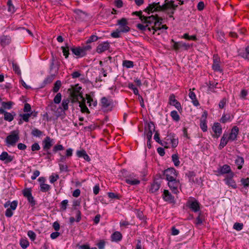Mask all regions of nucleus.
<instances>
[{"label":"nucleus","instance_id":"nucleus-1","mask_svg":"<svg viewBox=\"0 0 249 249\" xmlns=\"http://www.w3.org/2000/svg\"><path fill=\"white\" fill-rule=\"evenodd\" d=\"M179 2L178 4H175V1L173 0L169 1L168 0H165V3L162 5H160V2H153L149 4L148 6L144 10L145 12H158L167 10L169 13L173 15L175 11L176 10L178 6V4L182 5L184 3L183 0H177Z\"/></svg>","mask_w":249,"mask_h":249},{"label":"nucleus","instance_id":"nucleus-2","mask_svg":"<svg viewBox=\"0 0 249 249\" xmlns=\"http://www.w3.org/2000/svg\"><path fill=\"white\" fill-rule=\"evenodd\" d=\"M142 23H139L136 25L137 28L140 31L144 32L146 30L151 31V27L154 22V16L152 15L148 17H141Z\"/></svg>","mask_w":249,"mask_h":249},{"label":"nucleus","instance_id":"nucleus-3","mask_svg":"<svg viewBox=\"0 0 249 249\" xmlns=\"http://www.w3.org/2000/svg\"><path fill=\"white\" fill-rule=\"evenodd\" d=\"M81 89V87L76 85L74 87L69 89L70 91V97L71 99V102L72 103H75L79 102L80 99H82V100L85 101V99L83 97L82 93L80 92Z\"/></svg>","mask_w":249,"mask_h":249},{"label":"nucleus","instance_id":"nucleus-4","mask_svg":"<svg viewBox=\"0 0 249 249\" xmlns=\"http://www.w3.org/2000/svg\"><path fill=\"white\" fill-rule=\"evenodd\" d=\"M19 139L18 133L16 131L11 132L6 138V142L8 145H14Z\"/></svg>","mask_w":249,"mask_h":249},{"label":"nucleus","instance_id":"nucleus-5","mask_svg":"<svg viewBox=\"0 0 249 249\" xmlns=\"http://www.w3.org/2000/svg\"><path fill=\"white\" fill-rule=\"evenodd\" d=\"M127 19L125 18H122L118 20V24L119 25V27L117 29L121 33L128 32L130 30V28L127 25Z\"/></svg>","mask_w":249,"mask_h":249},{"label":"nucleus","instance_id":"nucleus-6","mask_svg":"<svg viewBox=\"0 0 249 249\" xmlns=\"http://www.w3.org/2000/svg\"><path fill=\"white\" fill-rule=\"evenodd\" d=\"M164 175L166 179L168 181H172L176 179L177 174L176 170L173 168H168L164 171Z\"/></svg>","mask_w":249,"mask_h":249},{"label":"nucleus","instance_id":"nucleus-7","mask_svg":"<svg viewBox=\"0 0 249 249\" xmlns=\"http://www.w3.org/2000/svg\"><path fill=\"white\" fill-rule=\"evenodd\" d=\"M42 144L43 145V149L47 151L48 155H50L51 153L48 151V150H49L53 144V140L51 139L49 137H46L42 141Z\"/></svg>","mask_w":249,"mask_h":249},{"label":"nucleus","instance_id":"nucleus-8","mask_svg":"<svg viewBox=\"0 0 249 249\" xmlns=\"http://www.w3.org/2000/svg\"><path fill=\"white\" fill-rule=\"evenodd\" d=\"M162 18L158 17L157 15L154 16V22L151 27V29L154 30L153 34L157 30H160V25L162 24Z\"/></svg>","mask_w":249,"mask_h":249},{"label":"nucleus","instance_id":"nucleus-9","mask_svg":"<svg viewBox=\"0 0 249 249\" xmlns=\"http://www.w3.org/2000/svg\"><path fill=\"white\" fill-rule=\"evenodd\" d=\"M172 42L174 43L173 47L176 51L179 50L180 49L187 50L190 47V45L188 44L182 42H175L173 39L172 40Z\"/></svg>","mask_w":249,"mask_h":249},{"label":"nucleus","instance_id":"nucleus-10","mask_svg":"<svg viewBox=\"0 0 249 249\" xmlns=\"http://www.w3.org/2000/svg\"><path fill=\"white\" fill-rule=\"evenodd\" d=\"M168 181V186L172 192L174 194H177L178 192V187L179 185V181L177 180L176 179Z\"/></svg>","mask_w":249,"mask_h":249},{"label":"nucleus","instance_id":"nucleus-11","mask_svg":"<svg viewBox=\"0 0 249 249\" xmlns=\"http://www.w3.org/2000/svg\"><path fill=\"white\" fill-rule=\"evenodd\" d=\"M74 13L76 15V18L82 21L86 20L87 17L89 16L88 13L80 9L75 10Z\"/></svg>","mask_w":249,"mask_h":249},{"label":"nucleus","instance_id":"nucleus-12","mask_svg":"<svg viewBox=\"0 0 249 249\" xmlns=\"http://www.w3.org/2000/svg\"><path fill=\"white\" fill-rule=\"evenodd\" d=\"M213 130L214 132V134L213 135V137L218 138L220 136L222 133V128L220 124L218 123H214L213 126L212 127Z\"/></svg>","mask_w":249,"mask_h":249},{"label":"nucleus","instance_id":"nucleus-13","mask_svg":"<svg viewBox=\"0 0 249 249\" xmlns=\"http://www.w3.org/2000/svg\"><path fill=\"white\" fill-rule=\"evenodd\" d=\"M165 139L167 141H169L172 143V145L173 147H176L178 145V139L175 138V136L174 134L170 133L168 134Z\"/></svg>","mask_w":249,"mask_h":249},{"label":"nucleus","instance_id":"nucleus-14","mask_svg":"<svg viewBox=\"0 0 249 249\" xmlns=\"http://www.w3.org/2000/svg\"><path fill=\"white\" fill-rule=\"evenodd\" d=\"M109 43L107 42H104L98 45L97 47L96 52L101 53L109 49Z\"/></svg>","mask_w":249,"mask_h":249},{"label":"nucleus","instance_id":"nucleus-15","mask_svg":"<svg viewBox=\"0 0 249 249\" xmlns=\"http://www.w3.org/2000/svg\"><path fill=\"white\" fill-rule=\"evenodd\" d=\"M72 53L78 57H82L85 55V53L82 50V48L78 47H73L71 49Z\"/></svg>","mask_w":249,"mask_h":249},{"label":"nucleus","instance_id":"nucleus-16","mask_svg":"<svg viewBox=\"0 0 249 249\" xmlns=\"http://www.w3.org/2000/svg\"><path fill=\"white\" fill-rule=\"evenodd\" d=\"M189 207L194 212H196L199 211V204L196 200L189 201H188Z\"/></svg>","mask_w":249,"mask_h":249},{"label":"nucleus","instance_id":"nucleus-17","mask_svg":"<svg viewBox=\"0 0 249 249\" xmlns=\"http://www.w3.org/2000/svg\"><path fill=\"white\" fill-rule=\"evenodd\" d=\"M0 160L5 161V163H9L13 160V157L9 155L6 152H3L0 155Z\"/></svg>","mask_w":249,"mask_h":249},{"label":"nucleus","instance_id":"nucleus-18","mask_svg":"<svg viewBox=\"0 0 249 249\" xmlns=\"http://www.w3.org/2000/svg\"><path fill=\"white\" fill-rule=\"evenodd\" d=\"M233 176V173H231V174L228 175V177L226 178H225V180H226V183L228 185L231 186L233 188H236V184L234 180L232 179Z\"/></svg>","mask_w":249,"mask_h":249},{"label":"nucleus","instance_id":"nucleus-19","mask_svg":"<svg viewBox=\"0 0 249 249\" xmlns=\"http://www.w3.org/2000/svg\"><path fill=\"white\" fill-rule=\"evenodd\" d=\"M219 58L217 55L213 56V69L215 71H222V70L219 65Z\"/></svg>","mask_w":249,"mask_h":249},{"label":"nucleus","instance_id":"nucleus-20","mask_svg":"<svg viewBox=\"0 0 249 249\" xmlns=\"http://www.w3.org/2000/svg\"><path fill=\"white\" fill-rule=\"evenodd\" d=\"M239 128L236 126H234L231 129V132L230 134L228 139H231L232 141L236 140L237 136L238 134Z\"/></svg>","mask_w":249,"mask_h":249},{"label":"nucleus","instance_id":"nucleus-21","mask_svg":"<svg viewBox=\"0 0 249 249\" xmlns=\"http://www.w3.org/2000/svg\"><path fill=\"white\" fill-rule=\"evenodd\" d=\"M71 98H68L66 99H64L62 100L61 103V107H60V108L61 109L62 111L65 112V111L67 110L69 108V103H70Z\"/></svg>","mask_w":249,"mask_h":249},{"label":"nucleus","instance_id":"nucleus-22","mask_svg":"<svg viewBox=\"0 0 249 249\" xmlns=\"http://www.w3.org/2000/svg\"><path fill=\"white\" fill-rule=\"evenodd\" d=\"M163 198L166 201L173 202L174 201V197L172 196L171 194L167 190H164L163 194Z\"/></svg>","mask_w":249,"mask_h":249},{"label":"nucleus","instance_id":"nucleus-23","mask_svg":"<svg viewBox=\"0 0 249 249\" xmlns=\"http://www.w3.org/2000/svg\"><path fill=\"white\" fill-rule=\"evenodd\" d=\"M76 155L79 158H83L86 160L89 161L90 159L87 154L85 150L77 151Z\"/></svg>","mask_w":249,"mask_h":249},{"label":"nucleus","instance_id":"nucleus-24","mask_svg":"<svg viewBox=\"0 0 249 249\" xmlns=\"http://www.w3.org/2000/svg\"><path fill=\"white\" fill-rule=\"evenodd\" d=\"M218 171L221 174L227 173H229V174H230L231 173H232V172H231V169L230 166L227 164H225L223 166L220 167V168L218 169Z\"/></svg>","mask_w":249,"mask_h":249},{"label":"nucleus","instance_id":"nucleus-25","mask_svg":"<svg viewBox=\"0 0 249 249\" xmlns=\"http://www.w3.org/2000/svg\"><path fill=\"white\" fill-rule=\"evenodd\" d=\"M133 177L134 174H132L131 177L125 179L126 182L132 185L139 184L140 182V180L135 178H133Z\"/></svg>","mask_w":249,"mask_h":249},{"label":"nucleus","instance_id":"nucleus-26","mask_svg":"<svg viewBox=\"0 0 249 249\" xmlns=\"http://www.w3.org/2000/svg\"><path fill=\"white\" fill-rule=\"evenodd\" d=\"M101 103L102 107H107L112 104V101L105 97L101 99Z\"/></svg>","mask_w":249,"mask_h":249},{"label":"nucleus","instance_id":"nucleus-27","mask_svg":"<svg viewBox=\"0 0 249 249\" xmlns=\"http://www.w3.org/2000/svg\"><path fill=\"white\" fill-rule=\"evenodd\" d=\"M4 119L5 121H8V122H11L14 119V116L16 115V113L14 112H12V113L7 112L6 111V112L4 114Z\"/></svg>","mask_w":249,"mask_h":249},{"label":"nucleus","instance_id":"nucleus-28","mask_svg":"<svg viewBox=\"0 0 249 249\" xmlns=\"http://www.w3.org/2000/svg\"><path fill=\"white\" fill-rule=\"evenodd\" d=\"M227 135L225 134H223L222 138L221 139L220 143L219 145V148L220 149L223 148L227 144L228 139H227Z\"/></svg>","mask_w":249,"mask_h":249},{"label":"nucleus","instance_id":"nucleus-29","mask_svg":"<svg viewBox=\"0 0 249 249\" xmlns=\"http://www.w3.org/2000/svg\"><path fill=\"white\" fill-rule=\"evenodd\" d=\"M191 90V89H190L189 96L192 99L194 105L195 106H197L199 105V102L196 99V96L195 93L192 91Z\"/></svg>","mask_w":249,"mask_h":249},{"label":"nucleus","instance_id":"nucleus-30","mask_svg":"<svg viewBox=\"0 0 249 249\" xmlns=\"http://www.w3.org/2000/svg\"><path fill=\"white\" fill-rule=\"evenodd\" d=\"M122 238V235L119 231H115L111 235L112 241L117 242L120 241Z\"/></svg>","mask_w":249,"mask_h":249},{"label":"nucleus","instance_id":"nucleus-31","mask_svg":"<svg viewBox=\"0 0 249 249\" xmlns=\"http://www.w3.org/2000/svg\"><path fill=\"white\" fill-rule=\"evenodd\" d=\"M0 42L2 46H5L10 43L11 38L8 36H3L0 38Z\"/></svg>","mask_w":249,"mask_h":249},{"label":"nucleus","instance_id":"nucleus-32","mask_svg":"<svg viewBox=\"0 0 249 249\" xmlns=\"http://www.w3.org/2000/svg\"><path fill=\"white\" fill-rule=\"evenodd\" d=\"M160 186V183L155 181L153 183L151 184L149 191L151 193H155L159 189Z\"/></svg>","mask_w":249,"mask_h":249},{"label":"nucleus","instance_id":"nucleus-33","mask_svg":"<svg viewBox=\"0 0 249 249\" xmlns=\"http://www.w3.org/2000/svg\"><path fill=\"white\" fill-rule=\"evenodd\" d=\"M235 163L238 166V169H241L242 168V165L244 163V160L243 157L237 156V159L235 160Z\"/></svg>","mask_w":249,"mask_h":249},{"label":"nucleus","instance_id":"nucleus-34","mask_svg":"<svg viewBox=\"0 0 249 249\" xmlns=\"http://www.w3.org/2000/svg\"><path fill=\"white\" fill-rule=\"evenodd\" d=\"M132 174L129 173L126 170L123 169L121 170L119 174V176L120 177H124V178H128L129 177H131Z\"/></svg>","mask_w":249,"mask_h":249},{"label":"nucleus","instance_id":"nucleus-35","mask_svg":"<svg viewBox=\"0 0 249 249\" xmlns=\"http://www.w3.org/2000/svg\"><path fill=\"white\" fill-rule=\"evenodd\" d=\"M155 125L152 122H150L148 123L147 124V126L145 127V132H147L148 131H151L153 132L155 131Z\"/></svg>","mask_w":249,"mask_h":249},{"label":"nucleus","instance_id":"nucleus-36","mask_svg":"<svg viewBox=\"0 0 249 249\" xmlns=\"http://www.w3.org/2000/svg\"><path fill=\"white\" fill-rule=\"evenodd\" d=\"M79 103V107L81 108V111L82 112H87L88 113H89V111L88 107L85 105V101L83 100V103H80L78 102Z\"/></svg>","mask_w":249,"mask_h":249},{"label":"nucleus","instance_id":"nucleus-37","mask_svg":"<svg viewBox=\"0 0 249 249\" xmlns=\"http://www.w3.org/2000/svg\"><path fill=\"white\" fill-rule=\"evenodd\" d=\"M40 191L42 192H46L51 189L50 186L45 183H40Z\"/></svg>","mask_w":249,"mask_h":249},{"label":"nucleus","instance_id":"nucleus-38","mask_svg":"<svg viewBox=\"0 0 249 249\" xmlns=\"http://www.w3.org/2000/svg\"><path fill=\"white\" fill-rule=\"evenodd\" d=\"M186 176H187L189 178V181L191 182H195V180L194 179V177L196 176V174L193 171H189L188 173L186 174Z\"/></svg>","mask_w":249,"mask_h":249},{"label":"nucleus","instance_id":"nucleus-39","mask_svg":"<svg viewBox=\"0 0 249 249\" xmlns=\"http://www.w3.org/2000/svg\"><path fill=\"white\" fill-rule=\"evenodd\" d=\"M62 52L66 58H67L69 55V47L67 44L65 47H61Z\"/></svg>","mask_w":249,"mask_h":249},{"label":"nucleus","instance_id":"nucleus-40","mask_svg":"<svg viewBox=\"0 0 249 249\" xmlns=\"http://www.w3.org/2000/svg\"><path fill=\"white\" fill-rule=\"evenodd\" d=\"M172 160L176 166H178L180 164L179 158L177 154H173L172 156Z\"/></svg>","mask_w":249,"mask_h":249},{"label":"nucleus","instance_id":"nucleus-41","mask_svg":"<svg viewBox=\"0 0 249 249\" xmlns=\"http://www.w3.org/2000/svg\"><path fill=\"white\" fill-rule=\"evenodd\" d=\"M13 102L11 101H9L7 102H2L1 103L2 107L5 109H11L12 108V106L13 105Z\"/></svg>","mask_w":249,"mask_h":249},{"label":"nucleus","instance_id":"nucleus-42","mask_svg":"<svg viewBox=\"0 0 249 249\" xmlns=\"http://www.w3.org/2000/svg\"><path fill=\"white\" fill-rule=\"evenodd\" d=\"M61 86V82L60 80L56 81L54 84L53 91L54 92H57L59 90Z\"/></svg>","mask_w":249,"mask_h":249},{"label":"nucleus","instance_id":"nucleus-43","mask_svg":"<svg viewBox=\"0 0 249 249\" xmlns=\"http://www.w3.org/2000/svg\"><path fill=\"white\" fill-rule=\"evenodd\" d=\"M171 116L173 120L176 121H178L179 120V116L178 113V112L176 110L171 111Z\"/></svg>","mask_w":249,"mask_h":249},{"label":"nucleus","instance_id":"nucleus-44","mask_svg":"<svg viewBox=\"0 0 249 249\" xmlns=\"http://www.w3.org/2000/svg\"><path fill=\"white\" fill-rule=\"evenodd\" d=\"M32 113L20 114L19 116L22 118V119L26 122L29 121V119L31 117Z\"/></svg>","mask_w":249,"mask_h":249},{"label":"nucleus","instance_id":"nucleus-45","mask_svg":"<svg viewBox=\"0 0 249 249\" xmlns=\"http://www.w3.org/2000/svg\"><path fill=\"white\" fill-rule=\"evenodd\" d=\"M7 5L8 6V10L9 12L14 13L15 11V7L12 3L11 0H9L7 2Z\"/></svg>","mask_w":249,"mask_h":249},{"label":"nucleus","instance_id":"nucleus-46","mask_svg":"<svg viewBox=\"0 0 249 249\" xmlns=\"http://www.w3.org/2000/svg\"><path fill=\"white\" fill-rule=\"evenodd\" d=\"M31 133L35 137H40L42 134V132L37 128H34Z\"/></svg>","mask_w":249,"mask_h":249},{"label":"nucleus","instance_id":"nucleus-47","mask_svg":"<svg viewBox=\"0 0 249 249\" xmlns=\"http://www.w3.org/2000/svg\"><path fill=\"white\" fill-rule=\"evenodd\" d=\"M61 98H62L61 94L60 93H57V94L55 95V96L54 97V98L53 99L54 103L55 104H59L61 102Z\"/></svg>","mask_w":249,"mask_h":249},{"label":"nucleus","instance_id":"nucleus-48","mask_svg":"<svg viewBox=\"0 0 249 249\" xmlns=\"http://www.w3.org/2000/svg\"><path fill=\"white\" fill-rule=\"evenodd\" d=\"M123 65L124 67H125L127 68H130L133 67V62L129 60L124 61Z\"/></svg>","mask_w":249,"mask_h":249},{"label":"nucleus","instance_id":"nucleus-49","mask_svg":"<svg viewBox=\"0 0 249 249\" xmlns=\"http://www.w3.org/2000/svg\"><path fill=\"white\" fill-rule=\"evenodd\" d=\"M240 55L243 58L249 60V46L246 48V52L240 53Z\"/></svg>","mask_w":249,"mask_h":249},{"label":"nucleus","instance_id":"nucleus-50","mask_svg":"<svg viewBox=\"0 0 249 249\" xmlns=\"http://www.w3.org/2000/svg\"><path fill=\"white\" fill-rule=\"evenodd\" d=\"M98 37L95 35L91 36L86 41V43L89 44L92 42L96 41L98 40Z\"/></svg>","mask_w":249,"mask_h":249},{"label":"nucleus","instance_id":"nucleus-51","mask_svg":"<svg viewBox=\"0 0 249 249\" xmlns=\"http://www.w3.org/2000/svg\"><path fill=\"white\" fill-rule=\"evenodd\" d=\"M12 65L13 70L15 71V72L17 73L18 74L20 75L21 71L18 65L14 63H13Z\"/></svg>","mask_w":249,"mask_h":249},{"label":"nucleus","instance_id":"nucleus-52","mask_svg":"<svg viewBox=\"0 0 249 249\" xmlns=\"http://www.w3.org/2000/svg\"><path fill=\"white\" fill-rule=\"evenodd\" d=\"M114 4L117 8H120L123 6L124 3L122 0H115Z\"/></svg>","mask_w":249,"mask_h":249},{"label":"nucleus","instance_id":"nucleus-53","mask_svg":"<svg viewBox=\"0 0 249 249\" xmlns=\"http://www.w3.org/2000/svg\"><path fill=\"white\" fill-rule=\"evenodd\" d=\"M28 235L32 241H34L36 237V233L32 231H29L28 232Z\"/></svg>","mask_w":249,"mask_h":249},{"label":"nucleus","instance_id":"nucleus-54","mask_svg":"<svg viewBox=\"0 0 249 249\" xmlns=\"http://www.w3.org/2000/svg\"><path fill=\"white\" fill-rule=\"evenodd\" d=\"M159 136V133L158 132H156L154 135V139L157 142L160 144L161 145H164L162 142L160 141Z\"/></svg>","mask_w":249,"mask_h":249},{"label":"nucleus","instance_id":"nucleus-55","mask_svg":"<svg viewBox=\"0 0 249 249\" xmlns=\"http://www.w3.org/2000/svg\"><path fill=\"white\" fill-rule=\"evenodd\" d=\"M243 224L235 223L233 225V228L237 231H240L243 229Z\"/></svg>","mask_w":249,"mask_h":249},{"label":"nucleus","instance_id":"nucleus-56","mask_svg":"<svg viewBox=\"0 0 249 249\" xmlns=\"http://www.w3.org/2000/svg\"><path fill=\"white\" fill-rule=\"evenodd\" d=\"M200 128L203 131L205 132L207 130V126L206 124V122L200 121Z\"/></svg>","mask_w":249,"mask_h":249},{"label":"nucleus","instance_id":"nucleus-57","mask_svg":"<svg viewBox=\"0 0 249 249\" xmlns=\"http://www.w3.org/2000/svg\"><path fill=\"white\" fill-rule=\"evenodd\" d=\"M68 200H64L61 203V209L65 211L67 209V207L68 205Z\"/></svg>","mask_w":249,"mask_h":249},{"label":"nucleus","instance_id":"nucleus-58","mask_svg":"<svg viewBox=\"0 0 249 249\" xmlns=\"http://www.w3.org/2000/svg\"><path fill=\"white\" fill-rule=\"evenodd\" d=\"M178 101L175 99V96L174 94L171 95L169 97V104L171 105H174Z\"/></svg>","mask_w":249,"mask_h":249},{"label":"nucleus","instance_id":"nucleus-59","mask_svg":"<svg viewBox=\"0 0 249 249\" xmlns=\"http://www.w3.org/2000/svg\"><path fill=\"white\" fill-rule=\"evenodd\" d=\"M121 33L119 30L117 29L115 32H114L111 34V36L114 38H118L120 37V34Z\"/></svg>","mask_w":249,"mask_h":249},{"label":"nucleus","instance_id":"nucleus-60","mask_svg":"<svg viewBox=\"0 0 249 249\" xmlns=\"http://www.w3.org/2000/svg\"><path fill=\"white\" fill-rule=\"evenodd\" d=\"M20 244L23 249H26L29 246L28 242L25 240H21Z\"/></svg>","mask_w":249,"mask_h":249},{"label":"nucleus","instance_id":"nucleus-61","mask_svg":"<svg viewBox=\"0 0 249 249\" xmlns=\"http://www.w3.org/2000/svg\"><path fill=\"white\" fill-rule=\"evenodd\" d=\"M23 111L25 112H30L31 111V107L29 104H28V103L25 104Z\"/></svg>","mask_w":249,"mask_h":249},{"label":"nucleus","instance_id":"nucleus-62","mask_svg":"<svg viewBox=\"0 0 249 249\" xmlns=\"http://www.w3.org/2000/svg\"><path fill=\"white\" fill-rule=\"evenodd\" d=\"M227 100L225 98L222 99L219 103V107L220 108H223L226 104Z\"/></svg>","mask_w":249,"mask_h":249},{"label":"nucleus","instance_id":"nucleus-63","mask_svg":"<svg viewBox=\"0 0 249 249\" xmlns=\"http://www.w3.org/2000/svg\"><path fill=\"white\" fill-rule=\"evenodd\" d=\"M230 119V116L228 115H224L223 116L220 120L221 122L222 123H225L227 121Z\"/></svg>","mask_w":249,"mask_h":249},{"label":"nucleus","instance_id":"nucleus-64","mask_svg":"<svg viewBox=\"0 0 249 249\" xmlns=\"http://www.w3.org/2000/svg\"><path fill=\"white\" fill-rule=\"evenodd\" d=\"M105 246V242L102 240L98 243L97 246L99 249H104Z\"/></svg>","mask_w":249,"mask_h":249}]
</instances>
